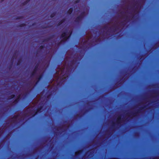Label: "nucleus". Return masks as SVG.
Masks as SVG:
<instances>
[{"label": "nucleus", "instance_id": "nucleus-1", "mask_svg": "<svg viewBox=\"0 0 159 159\" xmlns=\"http://www.w3.org/2000/svg\"><path fill=\"white\" fill-rule=\"evenodd\" d=\"M72 33V32H70V35L68 36V34L67 32H63L61 35V38H62V39L61 40V41L58 43V45H59L62 42H65L70 37V36Z\"/></svg>", "mask_w": 159, "mask_h": 159}, {"label": "nucleus", "instance_id": "nucleus-2", "mask_svg": "<svg viewBox=\"0 0 159 159\" xmlns=\"http://www.w3.org/2000/svg\"><path fill=\"white\" fill-rule=\"evenodd\" d=\"M42 108L43 106H40L38 107L37 109H34L33 110L34 113L32 114V117H34L37 115L38 113H40L41 112V110L42 109ZM27 110L28 111L29 113H30L31 112L33 111L31 109H29V108H27Z\"/></svg>", "mask_w": 159, "mask_h": 159}, {"label": "nucleus", "instance_id": "nucleus-3", "mask_svg": "<svg viewBox=\"0 0 159 159\" xmlns=\"http://www.w3.org/2000/svg\"><path fill=\"white\" fill-rule=\"evenodd\" d=\"M85 13L84 11L82 12L80 15L77 17L75 20V22L77 24H79L84 17Z\"/></svg>", "mask_w": 159, "mask_h": 159}, {"label": "nucleus", "instance_id": "nucleus-4", "mask_svg": "<svg viewBox=\"0 0 159 159\" xmlns=\"http://www.w3.org/2000/svg\"><path fill=\"white\" fill-rule=\"evenodd\" d=\"M145 107H141L139 109L137 110V111L132 112L129 114L130 115L132 116H137L138 114L141 113V111L143 110Z\"/></svg>", "mask_w": 159, "mask_h": 159}, {"label": "nucleus", "instance_id": "nucleus-5", "mask_svg": "<svg viewBox=\"0 0 159 159\" xmlns=\"http://www.w3.org/2000/svg\"><path fill=\"white\" fill-rule=\"evenodd\" d=\"M39 65V64L37 63L36 65V66H35L34 70L31 73V76H34L36 74V71L38 69Z\"/></svg>", "mask_w": 159, "mask_h": 159}, {"label": "nucleus", "instance_id": "nucleus-6", "mask_svg": "<svg viewBox=\"0 0 159 159\" xmlns=\"http://www.w3.org/2000/svg\"><path fill=\"white\" fill-rule=\"evenodd\" d=\"M43 77V74H42L39 75L38 77L37 78L38 80L36 81L35 84L37 85L39 82L40 80Z\"/></svg>", "mask_w": 159, "mask_h": 159}, {"label": "nucleus", "instance_id": "nucleus-7", "mask_svg": "<svg viewBox=\"0 0 159 159\" xmlns=\"http://www.w3.org/2000/svg\"><path fill=\"white\" fill-rule=\"evenodd\" d=\"M122 120L121 116H118L117 120H116V123L118 125H119L120 124Z\"/></svg>", "mask_w": 159, "mask_h": 159}, {"label": "nucleus", "instance_id": "nucleus-8", "mask_svg": "<svg viewBox=\"0 0 159 159\" xmlns=\"http://www.w3.org/2000/svg\"><path fill=\"white\" fill-rule=\"evenodd\" d=\"M73 9L72 7H70L67 11V13L69 15H70L73 11Z\"/></svg>", "mask_w": 159, "mask_h": 159}, {"label": "nucleus", "instance_id": "nucleus-9", "mask_svg": "<svg viewBox=\"0 0 159 159\" xmlns=\"http://www.w3.org/2000/svg\"><path fill=\"white\" fill-rule=\"evenodd\" d=\"M65 21V19L63 18L57 24V26H59L61 25L63 22H64Z\"/></svg>", "mask_w": 159, "mask_h": 159}, {"label": "nucleus", "instance_id": "nucleus-10", "mask_svg": "<svg viewBox=\"0 0 159 159\" xmlns=\"http://www.w3.org/2000/svg\"><path fill=\"white\" fill-rule=\"evenodd\" d=\"M30 0H26L22 3V4L23 5H25L27 4L30 1Z\"/></svg>", "mask_w": 159, "mask_h": 159}, {"label": "nucleus", "instance_id": "nucleus-11", "mask_svg": "<svg viewBox=\"0 0 159 159\" xmlns=\"http://www.w3.org/2000/svg\"><path fill=\"white\" fill-rule=\"evenodd\" d=\"M26 26V24H25V23H22V24H20V25H19L18 26V27H24L25 26Z\"/></svg>", "mask_w": 159, "mask_h": 159}, {"label": "nucleus", "instance_id": "nucleus-12", "mask_svg": "<svg viewBox=\"0 0 159 159\" xmlns=\"http://www.w3.org/2000/svg\"><path fill=\"white\" fill-rule=\"evenodd\" d=\"M56 12H53V13H52L50 15V17L51 18H53L56 15Z\"/></svg>", "mask_w": 159, "mask_h": 159}, {"label": "nucleus", "instance_id": "nucleus-13", "mask_svg": "<svg viewBox=\"0 0 159 159\" xmlns=\"http://www.w3.org/2000/svg\"><path fill=\"white\" fill-rule=\"evenodd\" d=\"M83 151V149H81L79 150L78 151H77L76 152V153L78 155H79L81 152H82Z\"/></svg>", "mask_w": 159, "mask_h": 159}, {"label": "nucleus", "instance_id": "nucleus-14", "mask_svg": "<svg viewBox=\"0 0 159 159\" xmlns=\"http://www.w3.org/2000/svg\"><path fill=\"white\" fill-rule=\"evenodd\" d=\"M23 17L22 16H17L15 18L16 20H20L22 19Z\"/></svg>", "mask_w": 159, "mask_h": 159}, {"label": "nucleus", "instance_id": "nucleus-15", "mask_svg": "<svg viewBox=\"0 0 159 159\" xmlns=\"http://www.w3.org/2000/svg\"><path fill=\"white\" fill-rule=\"evenodd\" d=\"M19 116V115H15L13 116V118L16 120L18 119V117Z\"/></svg>", "mask_w": 159, "mask_h": 159}, {"label": "nucleus", "instance_id": "nucleus-16", "mask_svg": "<svg viewBox=\"0 0 159 159\" xmlns=\"http://www.w3.org/2000/svg\"><path fill=\"white\" fill-rule=\"evenodd\" d=\"M50 38L48 37V38H47L46 39H45L43 41V42H47L49 40H50Z\"/></svg>", "mask_w": 159, "mask_h": 159}, {"label": "nucleus", "instance_id": "nucleus-17", "mask_svg": "<svg viewBox=\"0 0 159 159\" xmlns=\"http://www.w3.org/2000/svg\"><path fill=\"white\" fill-rule=\"evenodd\" d=\"M19 100L18 98H16L14 100L13 102L14 103H16L18 102Z\"/></svg>", "mask_w": 159, "mask_h": 159}, {"label": "nucleus", "instance_id": "nucleus-18", "mask_svg": "<svg viewBox=\"0 0 159 159\" xmlns=\"http://www.w3.org/2000/svg\"><path fill=\"white\" fill-rule=\"evenodd\" d=\"M15 97V96L14 94H12L11 95L10 97H9V99H13Z\"/></svg>", "mask_w": 159, "mask_h": 159}, {"label": "nucleus", "instance_id": "nucleus-19", "mask_svg": "<svg viewBox=\"0 0 159 159\" xmlns=\"http://www.w3.org/2000/svg\"><path fill=\"white\" fill-rule=\"evenodd\" d=\"M21 61V60L20 59L18 60V62L17 63V65L18 66L20 65V62Z\"/></svg>", "mask_w": 159, "mask_h": 159}, {"label": "nucleus", "instance_id": "nucleus-20", "mask_svg": "<svg viewBox=\"0 0 159 159\" xmlns=\"http://www.w3.org/2000/svg\"><path fill=\"white\" fill-rule=\"evenodd\" d=\"M54 35H51V36H50V37H49L50 38V39L51 40L54 37Z\"/></svg>", "mask_w": 159, "mask_h": 159}, {"label": "nucleus", "instance_id": "nucleus-21", "mask_svg": "<svg viewBox=\"0 0 159 159\" xmlns=\"http://www.w3.org/2000/svg\"><path fill=\"white\" fill-rule=\"evenodd\" d=\"M80 0H76L74 2L75 3H78L80 2Z\"/></svg>", "mask_w": 159, "mask_h": 159}, {"label": "nucleus", "instance_id": "nucleus-22", "mask_svg": "<svg viewBox=\"0 0 159 159\" xmlns=\"http://www.w3.org/2000/svg\"><path fill=\"white\" fill-rule=\"evenodd\" d=\"M44 48V46L41 45L40 46V48L41 49H43Z\"/></svg>", "mask_w": 159, "mask_h": 159}, {"label": "nucleus", "instance_id": "nucleus-23", "mask_svg": "<svg viewBox=\"0 0 159 159\" xmlns=\"http://www.w3.org/2000/svg\"><path fill=\"white\" fill-rule=\"evenodd\" d=\"M108 28V26L107 25H105L103 27V29L106 30Z\"/></svg>", "mask_w": 159, "mask_h": 159}, {"label": "nucleus", "instance_id": "nucleus-24", "mask_svg": "<svg viewBox=\"0 0 159 159\" xmlns=\"http://www.w3.org/2000/svg\"><path fill=\"white\" fill-rule=\"evenodd\" d=\"M20 95H18L17 97V98H18V99H19H19H20Z\"/></svg>", "mask_w": 159, "mask_h": 159}, {"label": "nucleus", "instance_id": "nucleus-25", "mask_svg": "<svg viewBox=\"0 0 159 159\" xmlns=\"http://www.w3.org/2000/svg\"><path fill=\"white\" fill-rule=\"evenodd\" d=\"M115 125V123L113 122L112 123V126L113 127Z\"/></svg>", "mask_w": 159, "mask_h": 159}, {"label": "nucleus", "instance_id": "nucleus-26", "mask_svg": "<svg viewBox=\"0 0 159 159\" xmlns=\"http://www.w3.org/2000/svg\"><path fill=\"white\" fill-rule=\"evenodd\" d=\"M88 110H86V111H85V113L86 112H88Z\"/></svg>", "mask_w": 159, "mask_h": 159}, {"label": "nucleus", "instance_id": "nucleus-27", "mask_svg": "<svg viewBox=\"0 0 159 159\" xmlns=\"http://www.w3.org/2000/svg\"><path fill=\"white\" fill-rule=\"evenodd\" d=\"M12 58H14V55H13L12 56Z\"/></svg>", "mask_w": 159, "mask_h": 159}, {"label": "nucleus", "instance_id": "nucleus-28", "mask_svg": "<svg viewBox=\"0 0 159 159\" xmlns=\"http://www.w3.org/2000/svg\"><path fill=\"white\" fill-rule=\"evenodd\" d=\"M51 95V94H50V95H48V97L49 96H50V95Z\"/></svg>", "mask_w": 159, "mask_h": 159}, {"label": "nucleus", "instance_id": "nucleus-29", "mask_svg": "<svg viewBox=\"0 0 159 159\" xmlns=\"http://www.w3.org/2000/svg\"><path fill=\"white\" fill-rule=\"evenodd\" d=\"M11 66H9V68H11Z\"/></svg>", "mask_w": 159, "mask_h": 159}, {"label": "nucleus", "instance_id": "nucleus-30", "mask_svg": "<svg viewBox=\"0 0 159 159\" xmlns=\"http://www.w3.org/2000/svg\"><path fill=\"white\" fill-rule=\"evenodd\" d=\"M153 159H158L157 158H153Z\"/></svg>", "mask_w": 159, "mask_h": 159}, {"label": "nucleus", "instance_id": "nucleus-31", "mask_svg": "<svg viewBox=\"0 0 159 159\" xmlns=\"http://www.w3.org/2000/svg\"><path fill=\"white\" fill-rule=\"evenodd\" d=\"M24 115H25V116H26V114H24Z\"/></svg>", "mask_w": 159, "mask_h": 159}, {"label": "nucleus", "instance_id": "nucleus-32", "mask_svg": "<svg viewBox=\"0 0 159 159\" xmlns=\"http://www.w3.org/2000/svg\"><path fill=\"white\" fill-rule=\"evenodd\" d=\"M66 121H65V122H64V123H66Z\"/></svg>", "mask_w": 159, "mask_h": 159}, {"label": "nucleus", "instance_id": "nucleus-33", "mask_svg": "<svg viewBox=\"0 0 159 159\" xmlns=\"http://www.w3.org/2000/svg\"><path fill=\"white\" fill-rule=\"evenodd\" d=\"M114 29V30H116V29Z\"/></svg>", "mask_w": 159, "mask_h": 159}]
</instances>
